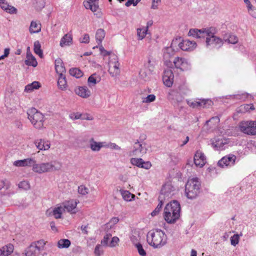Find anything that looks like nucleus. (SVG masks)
Here are the masks:
<instances>
[{
    "instance_id": "obj_31",
    "label": "nucleus",
    "mask_w": 256,
    "mask_h": 256,
    "mask_svg": "<svg viewBox=\"0 0 256 256\" xmlns=\"http://www.w3.org/2000/svg\"><path fill=\"white\" fill-rule=\"evenodd\" d=\"M71 244L70 241L68 239H60L58 242V246L60 248H68Z\"/></svg>"
},
{
    "instance_id": "obj_23",
    "label": "nucleus",
    "mask_w": 256,
    "mask_h": 256,
    "mask_svg": "<svg viewBox=\"0 0 256 256\" xmlns=\"http://www.w3.org/2000/svg\"><path fill=\"white\" fill-rule=\"evenodd\" d=\"M77 202L76 200H71L66 202L64 204V208L66 209L68 211H72L76 206Z\"/></svg>"
},
{
    "instance_id": "obj_56",
    "label": "nucleus",
    "mask_w": 256,
    "mask_h": 256,
    "mask_svg": "<svg viewBox=\"0 0 256 256\" xmlns=\"http://www.w3.org/2000/svg\"><path fill=\"white\" fill-rule=\"evenodd\" d=\"M161 0H152V7L156 8L158 7V4L160 2Z\"/></svg>"
},
{
    "instance_id": "obj_36",
    "label": "nucleus",
    "mask_w": 256,
    "mask_h": 256,
    "mask_svg": "<svg viewBox=\"0 0 256 256\" xmlns=\"http://www.w3.org/2000/svg\"><path fill=\"white\" fill-rule=\"evenodd\" d=\"M106 34L104 30L102 29H99L97 30L96 34V40H98L100 42H101L105 36Z\"/></svg>"
},
{
    "instance_id": "obj_28",
    "label": "nucleus",
    "mask_w": 256,
    "mask_h": 256,
    "mask_svg": "<svg viewBox=\"0 0 256 256\" xmlns=\"http://www.w3.org/2000/svg\"><path fill=\"white\" fill-rule=\"evenodd\" d=\"M120 193L123 198L126 201H131L134 200L136 196L134 194H131L128 190H120Z\"/></svg>"
},
{
    "instance_id": "obj_30",
    "label": "nucleus",
    "mask_w": 256,
    "mask_h": 256,
    "mask_svg": "<svg viewBox=\"0 0 256 256\" xmlns=\"http://www.w3.org/2000/svg\"><path fill=\"white\" fill-rule=\"evenodd\" d=\"M72 36L70 34H66L62 38L60 42V45L62 46H66L69 45L72 42Z\"/></svg>"
},
{
    "instance_id": "obj_6",
    "label": "nucleus",
    "mask_w": 256,
    "mask_h": 256,
    "mask_svg": "<svg viewBox=\"0 0 256 256\" xmlns=\"http://www.w3.org/2000/svg\"><path fill=\"white\" fill-rule=\"evenodd\" d=\"M239 130L247 135H256V120H244L238 124Z\"/></svg>"
},
{
    "instance_id": "obj_11",
    "label": "nucleus",
    "mask_w": 256,
    "mask_h": 256,
    "mask_svg": "<svg viewBox=\"0 0 256 256\" xmlns=\"http://www.w3.org/2000/svg\"><path fill=\"white\" fill-rule=\"evenodd\" d=\"M236 157L235 155L230 154L222 158L218 162L220 166L222 168L230 166L234 164Z\"/></svg>"
},
{
    "instance_id": "obj_59",
    "label": "nucleus",
    "mask_w": 256,
    "mask_h": 256,
    "mask_svg": "<svg viewBox=\"0 0 256 256\" xmlns=\"http://www.w3.org/2000/svg\"><path fill=\"white\" fill-rule=\"evenodd\" d=\"M188 136H186L185 138H184V140L182 142V143L181 144L182 146V145H184L186 143H187V142L188 141Z\"/></svg>"
},
{
    "instance_id": "obj_5",
    "label": "nucleus",
    "mask_w": 256,
    "mask_h": 256,
    "mask_svg": "<svg viewBox=\"0 0 256 256\" xmlns=\"http://www.w3.org/2000/svg\"><path fill=\"white\" fill-rule=\"evenodd\" d=\"M200 183L198 178L190 179L186 185V193L190 198L196 197L200 192Z\"/></svg>"
},
{
    "instance_id": "obj_34",
    "label": "nucleus",
    "mask_w": 256,
    "mask_h": 256,
    "mask_svg": "<svg viewBox=\"0 0 256 256\" xmlns=\"http://www.w3.org/2000/svg\"><path fill=\"white\" fill-rule=\"evenodd\" d=\"M224 40L228 42L230 44H236L238 42V38L236 36L232 34H226L224 36Z\"/></svg>"
},
{
    "instance_id": "obj_33",
    "label": "nucleus",
    "mask_w": 256,
    "mask_h": 256,
    "mask_svg": "<svg viewBox=\"0 0 256 256\" xmlns=\"http://www.w3.org/2000/svg\"><path fill=\"white\" fill-rule=\"evenodd\" d=\"M244 2L247 4L249 14L252 17L256 18V8H252V6L249 0H244Z\"/></svg>"
},
{
    "instance_id": "obj_57",
    "label": "nucleus",
    "mask_w": 256,
    "mask_h": 256,
    "mask_svg": "<svg viewBox=\"0 0 256 256\" xmlns=\"http://www.w3.org/2000/svg\"><path fill=\"white\" fill-rule=\"evenodd\" d=\"M4 188H8V186L6 184L4 181L0 180V190Z\"/></svg>"
},
{
    "instance_id": "obj_19",
    "label": "nucleus",
    "mask_w": 256,
    "mask_h": 256,
    "mask_svg": "<svg viewBox=\"0 0 256 256\" xmlns=\"http://www.w3.org/2000/svg\"><path fill=\"white\" fill-rule=\"evenodd\" d=\"M58 86L59 88L64 90L68 87V82L66 74L59 75L58 78Z\"/></svg>"
},
{
    "instance_id": "obj_14",
    "label": "nucleus",
    "mask_w": 256,
    "mask_h": 256,
    "mask_svg": "<svg viewBox=\"0 0 256 256\" xmlns=\"http://www.w3.org/2000/svg\"><path fill=\"white\" fill-rule=\"evenodd\" d=\"M174 75L171 70H165L162 80L164 84L168 87L172 86L174 82Z\"/></svg>"
},
{
    "instance_id": "obj_4",
    "label": "nucleus",
    "mask_w": 256,
    "mask_h": 256,
    "mask_svg": "<svg viewBox=\"0 0 256 256\" xmlns=\"http://www.w3.org/2000/svg\"><path fill=\"white\" fill-rule=\"evenodd\" d=\"M147 240L150 244L157 248L166 243V235L160 230L150 232L148 234Z\"/></svg>"
},
{
    "instance_id": "obj_47",
    "label": "nucleus",
    "mask_w": 256,
    "mask_h": 256,
    "mask_svg": "<svg viewBox=\"0 0 256 256\" xmlns=\"http://www.w3.org/2000/svg\"><path fill=\"white\" fill-rule=\"evenodd\" d=\"M100 54L103 56H104V57L107 56H110L112 54V52L108 51V50H104V48L103 47H102V46L100 48Z\"/></svg>"
},
{
    "instance_id": "obj_13",
    "label": "nucleus",
    "mask_w": 256,
    "mask_h": 256,
    "mask_svg": "<svg viewBox=\"0 0 256 256\" xmlns=\"http://www.w3.org/2000/svg\"><path fill=\"white\" fill-rule=\"evenodd\" d=\"M130 163L137 167L148 170L152 167V164L149 161H144L140 158H132Z\"/></svg>"
},
{
    "instance_id": "obj_27",
    "label": "nucleus",
    "mask_w": 256,
    "mask_h": 256,
    "mask_svg": "<svg viewBox=\"0 0 256 256\" xmlns=\"http://www.w3.org/2000/svg\"><path fill=\"white\" fill-rule=\"evenodd\" d=\"M34 53L38 54L40 56V58H43V52L42 50L40 44L38 41L34 42Z\"/></svg>"
},
{
    "instance_id": "obj_29",
    "label": "nucleus",
    "mask_w": 256,
    "mask_h": 256,
    "mask_svg": "<svg viewBox=\"0 0 256 256\" xmlns=\"http://www.w3.org/2000/svg\"><path fill=\"white\" fill-rule=\"evenodd\" d=\"M64 210V208L62 206L56 207L52 210V215L56 219L60 218H61V215Z\"/></svg>"
},
{
    "instance_id": "obj_38",
    "label": "nucleus",
    "mask_w": 256,
    "mask_h": 256,
    "mask_svg": "<svg viewBox=\"0 0 256 256\" xmlns=\"http://www.w3.org/2000/svg\"><path fill=\"white\" fill-rule=\"evenodd\" d=\"M112 238V234H106L102 240H101V244L105 246H109L110 240Z\"/></svg>"
},
{
    "instance_id": "obj_55",
    "label": "nucleus",
    "mask_w": 256,
    "mask_h": 256,
    "mask_svg": "<svg viewBox=\"0 0 256 256\" xmlns=\"http://www.w3.org/2000/svg\"><path fill=\"white\" fill-rule=\"evenodd\" d=\"M10 53V49L6 48L4 52V54L0 56V60L4 59V58H6L8 56Z\"/></svg>"
},
{
    "instance_id": "obj_32",
    "label": "nucleus",
    "mask_w": 256,
    "mask_h": 256,
    "mask_svg": "<svg viewBox=\"0 0 256 256\" xmlns=\"http://www.w3.org/2000/svg\"><path fill=\"white\" fill-rule=\"evenodd\" d=\"M40 87V84L38 82H34L26 86L25 90L27 92H30L34 90H37Z\"/></svg>"
},
{
    "instance_id": "obj_44",
    "label": "nucleus",
    "mask_w": 256,
    "mask_h": 256,
    "mask_svg": "<svg viewBox=\"0 0 256 256\" xmlns=\"http://www.w3.org/2000/svg\"><path fill=\"white\" fill-rule=\"evenodd\" d=\"M162 206V202H160L159 203V204L158 205L156 208L152 212L151 215L152 216H156V215H158L161 210Z\"/></svg>"
},
{
    "instance_id": "obj_62",
    "label": "nucleus",
    "mask_w": 256,
    "mask_h": 256,
    "mask_svg": "<svg viewBox=\"0 0 256 256\" xmlns=\"http://www.w3.org/2000/svg\"><path fill=\"white\" fill-rule=\"evenodd\" d=\"M0 256H2V252H1V251H0Z\"/></svg>"
},
{
    "instance_id": "obj_3",
    "label": "nucleus",
    "mask_w": 256,
    "mask_h": 256,
    "mask_svg": "<svg viewBox=\"0 0 256 256\" xmlns=\"http://www.w3.org/2000/svg\"><path fill=\"white\" fill-rule=\"evenodd\" d=\"M180 206L176 200H172L166 206L163 214L164 220L168 224H174L180 218Z\"/></svg>"
},
{
    "instance_id": "obj_54",
    "label": "nucleus",
    "mask_w": 256,
    "mask_h": 256,
    "mask_svg": "<svg viewBox=\"0 0 256 256\" xmlns=\"http://www.w3.org/2000/svg\"><path fill=\"white\" fill-rule=\"evenodd\" d=\"M88 225L82 226H81V230H82V232L84 234H88Z\"/></svg>"
},
{
    "instance_id": "obj_35",
    "label": "nucleus",
    "mask_w": 256,
    "mask_h": 256,
    "mask_svg": "<svg viewBox=\"0 0 256 256\" xmlns=\"http://www.w3.org/2000/svg\"><path fill=\"white\" fill-rule=\"evenodd\" d=\"M100 78L96 74H92L88 78V83L90 84L94 85L98 82L100 80Z\"/></svg>"
},
{
    "instance_id": "obj_24",
    "label": "nucleus",
    "mask_w": 256,
    "mask_h": 256,
    "mask_svg": "<svg viewBox=\"0 0 256 256\" xmlns=\"http://www.w3.org/2000/svg\"><path fill=\"white\" fill-rule=\"evenodd\" d=\"M119 222V219L118 218L114 217L112 218L106 224L104 225V230L108 232L110 229H111L114 228L115 224H118Z\"/></svg>"
},
{
    "instance_id": "obj_50",
    "label": "nucleus",
    "mask_w": 256,
    "mask_h": 256,
    "mask_svg": "<svg viewBox=\"0 0 256 256\" xmlns=\"http://www.w3.org/2000/svg\"><path fill=\"white\" fill-rule=\"evenodd\" d=\"M78 191L80 194H85L88 193V189L84 186H80L78 188Z\"/></svg>"
},
{
    "instance_id": "obj_53",
    "label": "nucleus",
    "mask_w": 256,
    "mask_h": 256,
    "mask_svg": "<svg viewBox=\"0 0 256 256\" xmlns=\"http://www.w3.org/2000/svg\"><path fill=\"white\" fill-rule=\"evenodd\" d=\"M155 96L153 94H150L144 100V102H153L155 100Z\"/></svg>"
},
{
    "instance_id": "obj_20",
    "label": "nucleus",
    "mask_w": 256,
    "mask_h": 256,
    "mask_svg": "<svg viewBox=\"0 0 256 256\" xmlns=\"http://www.w3.org/2000/svg\"><path fill=\"white\" fill-rule=\"evenodd\" d=\"M14 246L12 244H6L0 248V250H2L6 256H10L14 251Z\"/></svg>"
},
{
    "instance_id": "obj_41",
    "label": "nucleus",
    "mask_w": 256,
    "mask_h": 256,
    "mask_svg": "<svg viewBox=\"0 0 256 256\" xmlns=\"http://www.w3.org/2000/svg\"><path fill=\"white\" fill-rule=\"evenodd\" d=\"M142 150V144L140 142H135L134 145L132 152L134 154H136L137 152H141Z\"/></svg>"
},
{
    "instance_id": "obj_45",
    "label": "nucleus",
    "mask_w": 256,
    "mask_h": 256,
    "mask_svg": "<svg viewBox=\"0 0 256 256\" xmlns=\"http://www.w3.org/2000/svg\"><path fill=\"white\" fill-rule=\"evenodd\" d=\"M240 236L238 234H234L230 238V242L233 246H236L239 242Z\"/></svg>"
},
{
    "instance_id": "obj_43",
    "label": "nucleus",
    "mask_w": 256,
    "mask_h": 256,
    "mask_svg": "<svg viewBox=\"0 0 256 256\" xmlns=\"http://www.w3.org/2000/svg\"><path fill=\"white\" fill-rule=\"evenodd\" d=\"M111 240L110 242L109 246L110 247H114L118 245L120 240L117 236H114L111 238Z\"/></svg>"
},
{
    "instance_id": "obj_51",
    "label": "nucleus",
    "mask_w": 256,
    "mask_h": 256,
    "mask_svg": "<svg viewBox=\"0 0 256 256\" xmlns=\"http://www.w3.org/2000/svg\"><path fill=\"white\" fill-rule=\"evenodd\" d=\"M136 246L139 254L142 256H144L146 254V253L144 250L142 244H138L136 245Z\"/></svg>"
},
{
    "instance_id": "obj_46",
    "label": "nucleus",
    "mask_w": 256,
    "mask_h": 256,
    "mask_svg": "<svg viewBox=\"0 0 256 256\" xmlns=\"http://www.w3.org/2000/svg\"><path fill=\"white\" fill-rule=\"evenodd\" d=\"M38 148L40 150H46L50 148L48 144L44 145V142L40 140L38 144Z\"/></svg>"
},
{
    "instance_id": "obj_21",
    "label": "nucleus",
    "mask_w": 256,
    "mask_h": 256,
    "mask_svg": "<svg viewBox=\"0 0 256 256\" xmlns=\"http://www.w3.org/2000/svg\"><path fill=\"white\" fill-rule=\"evenodd\" d=\"M84 6L86 9H90L92 12H96L98 8L96 2L93 0H87L84 2Z\"/></svg>"
},
{
    "instance_id": "obj_64",
    "label": "nucleus",
    "mask_w": 256,
    "mask_h": 256,
    "mask_svg": "<svg viewBox=\"0 0 256 256\" xmlns=\"http://www.w3.org/2000/svg\"><path fill=\"white\" fill-rule=\"evenodd\" d=\"M17 256H18V255Z\"/></svg>"
},
{
    "instance_id": "obj_8",
    "label": "nucleus",
    "mask_w": 256,
    "mask_h": 256,
    "mask_svg": "<svg viewBox=\"0 0 256 256\" xmlns=\"http://www.w3.org/2000/svg\"><path fill=\"white\" fill-rule=\"evenodd\" d=\"M180 42L178 44L179 48L184 51H192L195 50L197 46V44L194 40H190L188 39L178 38Z\"/></svg>"
},
{
    "instance_id": "obj_2",
    "label": "nucleus",
    "mask_w": 256,
    "mask_h": 256,
    "mask_svg": "<svg viewBox=\"0 0 256 256\" xmlns=\"http://www.w3.org/2000/svg\"><path fill=\"white\" fill-rule=\"evenodd\" d=\"M215 28H210L204 30L190 29L188 35L196 38H206L207 45L216 46L222 44V40L216 36Z\"/></svg>"
},
{
    "instance_id": "obj_49",
    "label": "nucleus",
    "mask_w": 256,
    "mask_h": 256,
    "mask_svg": "<svg viewBox=\"0 0 256 256\" xmlns=\"http://www.w3.org/2000/svg\"><path fill=\"white\" fill-rule=\"evenodd\" d=\"M140 1V0H128L126 3V6H130L132 5L136 6Z\"/></svg>"
},
{
    "instance_id": "obj_16",
    "label": "nucleus",
    "mask_w": 256,
    "mask_h": 256,
    "mask_svg": "<svg viewBox=\"0 0 256 256\" xmlns=\"http://www.w3.org/2000/svg\"><path fill=\"white\" fill-rule=\"evenodd\" d=\"M35 164V161L32 158H26L23 160H16L14 165L18 167L31 166Z\"/></svg>"
},
{
    "instance_id": "obj_58",
    "label": "nucleus",
    "mask_w": 256,
    "mask_h": 256,
    "mask_svg": "<svg viewBox=\"0 0 256 256\" xmlns=\"http://www.w3.org/2000/svg\"><path fill=\"white\" fill-rule=\"evenodd\" d=\"M89 36L87 34H85L82 40L83 42H89Z\"/></svg>"
},
{
    "instance_id": "obj_39",
    "label": "nucleus",
    "mask_w": 256,
    "mask_h": 256,
    "mask_svg": "<svg viewBox=\"0 0 256 256\" xmlns=\"http://www.w3.org/2000/svg\"><path fill=\"white\" fill-rule=\"evenodd\" d=\"M206 100H199L198 101H196L194 102H192L190 104V106L193 108H198L199 106H204L206 104Z\"/></svg>"
},
{
    "instance_id": "obj_61",
    "label": "nucleus",
    "mask_w": 256,
    "mask_h": 256,
    "mask_svg": "<svg viewBox=\"0 0 256 256\" xmlns=\"http://www.w3.org/2000/svg\"><path fill=\"white\" fill-rule=\"evenodd\" d=\"M1 252H2V256H6V255L4 252H2V251H1Z\"/></svg>"
},
{
    "instance_id": "obj_15",
    "label": "nucleus",
    "mask_w": 256,
    "mask_h": 256,
    "mask_svg": "<svg viewBox=\"0 0 256 256\" xmlns=\"http://www.w3.org/2000/svg\"><path fill=\"white\" fill-rule=\"evenodd\" d=\"M55 70L58 74H66V70L63 61L60 58H57L54 62Z\"/></svg>"
},
{
    "instance_id": "obj_22",
    "label": "nucleus",
    "mask_w": 256,
    "mask_h": 256,
    "mask_svg": "<svg viewBox=\"0 0 256 256\" xmlns=\"http://www.w3.org/2000/svg\"><path fill=\"white\" fill-rule=\"evenodd\" d=\"M70 74L76 78H79L84 75L83 72L78 68H72L69 70Z\"/></svg>"
},
{
    "instance_id": "obj_48",
    "label": "nucleus",
    "mask_w": 256,
    "mask_h": 256,
    "mask_svg": "<svg viewBox=\"0 0 256 256\" xmlns=\"http://www.w3.org/2000/svg\"><path fill=\"white\" fill-rule=\"evenodd\" d=\"M4 10L10 14H15L17 12L16 9L10 5H8L6 8Z\"/></svg>"
},
{
    "instance_id": "obj_42",
    "label": "nucleus",
    "mask_w": 256,
    "mask_h": 256,
    "mask_svg": "<svg viewBox=\"0 0 256 256\" xmlns=\"http://www.w3.org/2000/svg\"><path fill=\"white\" fill-rule=\"evenodd\" d=\"M95 256H100L103 254L104 250L100 244H98L94 249Z\"/></svg>"
},
{
    "instance_id": "obj_18",
    "label": "nucleus",
    "mask_w": 256,
    "mask_h": 256,
    "mask_svg": "<svg viewBox=\"0 0 256 256\" xmlns=\"http://www.w3.org/2000/svg\"><path fill=\"white\" fill-rule=\"evenodd\" d=\"M75 92L83 98H86L90 96V91L86 86H78L75 90Z\"/></svg>"
},
{
    "instance_id": "obj_17",
    "label": "nucleus",
    "mask_w": 256,
    "mask_h": 256,
    "mask_svg": "<svg viewBox=\"0 0 256 256\" xmlns=\"http://www.w3.org/2000/svg\"><path fill=\"white\" fill-rule=\"evenodd\" d=\"M26 65L36 67L38 66V62L35 57L30 50H28L26 58L24 61Z\"/></svg>"
},
{
    "instance_id": "obj_25",
    "label": "nucleus",
    "mask_w": 256,
    "mask_h": 256,
    "mask_svg": "<svg viewBox=\"0 0 256 256\" xmlns=\"http://www.w3.org/2000/svg\"><path fill=\"white\" fill-rule=\"evenodd\" d=\"M41 30V24L36 21H32L31 22L30 30L32 33L38 32Z\"/></svg>"
},
{
    "instance_id": "obj_7",
    "label": "nucleus",
    "mask_w": 256,
    "mask_h": 256,
    "mask_svg": "<svg viewBox=\"0 0 256 256\" xmlns=\"http://www.w3.org/2000/svg\"><path fill=\"white\" fill-rule=\"evenodd\" d=\"M28 118L31 122L36 128H40L43 126L44 116L36 109L33 108L28 113Z\"/></svg>"
},
{
    "instance_id": "obj_52",
    "label": "nucleus",
    "mask_w": 256,
    "mask_h": 256,
    "mask_svg": "<svg viewBox=\"0 0 256 256\" xmlns=\"http://www.w3.org/2000/svg\"><path fill=\"white\" fill-rule=\"evenodd\" d=\"M8 5L6 0H0V6L2 10L6 8Z\"/></svg>"
},
{
    "instance_id": "obj_10",
    "label": "nucleus",
    "mask_w": 256,
    "mask_h": 256,
    "mask_svg": "<svg viewBox=\"0 0 256 256\" xmlns=\"http://www.w3.org/2000/svg\"><path fill=\"white\" fill-rule=\"evenodd\" d=\"M194 163L196 166L202 168L206 163V158L200 150H197L194 156Z\"/></svg>"
},
{
    "instance_id": "obj_63",
    "label": "nucleus",
    "mask_w": 256,
    "mask_h": 256,
    "mask_svg": "<svg viewBox=\"0 0 256 256\" xmlns=\"http://www.w3.org/2000/svg\"><path fill=\"white\" fill-rule=\"evenodd\" d=\"M109 0L110 2H112V0Z\"/></svg>"
},
{
    "instance_id": "obj_60",
    "label": "nucleus",
    "mask_w": 256,
    "mask_h": 256,
    "mask_svg": "<svg viewBox=\"0 0 256 256\" xmlns=\"http://www.w3.org/2000/svg\"><path fill=\"white\" fill-rule=\"evenodd\" d=\"M190 256H196V252L194 250H192L191 252Z\"/></svg>"
},
{
    "instance_id": "obj_1",
    "label": "nucleus",
    "mask_w": 256,
    "mask_h": 256,
    "mask_svg": "<svg viewBox=\"0 0 256 256\" xmlns=\"http://www.w3.org/2000/svg\"><path fill=\"white\" fill-rule=\"evenodd\" d=\"M174 51L172 47L167 48L164 53V64L170 68H176L180 71L186 70L188 64L186 60L182 56L174 57Z\"/></svg>"
},
{
    "instance_id": "obj_26",
    "label": "nucleus",
    "mask_w": 256,
    "mask_h": 256,
    "mask_svg": "<svg viewBox=\"0 0 256 256\" xmlns=\"http://www.w3.org/2000/svg\"><path fill=\"white\" fill-rule=\"evenodd\" d=\"M148 26H146L140 28H138L137 30V34L140 40L143 39L148 34Z\"/></svg>"
},
{
    "instance_id": "obj_37",
    "label": "nucleus",
    "mask_w": 256,
    "mask_h": 256,
    "mask_svg": "<svg viewBox=\"0 0 256 256\" xmlns=\"http://www.w3.org/2000/svg\"><path fill=\"white\" fill-rule=\"evenodd\" d=\"M70 118L72 120L80 119V118H86L89 119L88 117L86 118L84 114H80L78 112H73L70 114Z\"/></svg>"
},
{
    "instance_id": "obj_40",
    "label": "nucleus",
    "mask_w": 256,
    "mask_h": 256,
    "mask_svg": "<svg viewBox=\"0 0 256 256\" xmlns=\"http://www.w3.org/2000/svg\"><path fill=\"white\" fill-rule=\"evenodd\" d=\"M102 146V144L96 142H92L90 144V148L93 150H99Z\"/></svg>"
},
{
    "instance_id": "obj_12",
    "label": "nucleus",
    "mask_w": 256,
    "mask_h": 256,
    "mask_svg": "<svg viewBox=\"0 0 256 256\" xmlns=\"http://www.w3.org/2000/svg\"><path fill=\"white\" fill-rule=\"evenodd\" d=\"M108 62V72L112 76H116L120 72V63L114 56Z\"/></svg>"
},
{
    "instance_id": "obj_9",
    "label": "nucleus",
    "mask_w": 256,
    "mask_h": 256,
    "mask_svg": "<svg viewBox=\"0 0 256 256\" xmlns=\"http://www.w3.org/2000/svg\"><path fill=\"white\" fill-rule=\"evenodd\" d=\"M46 242L43 240H40L36 242L29 246L27 251V254H32L40 252V251L44 249Z\"/></svg>"
}]
</instances>
